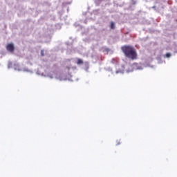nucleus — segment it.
<instances>
[{
  "mask_svg": "<svg viewBox=\"0 0 177 177\" xmlns=\"http://www.w3.org/2000/svg\"><path fill=\"white\" fill-rule=\"evenodd\" d=\"M117 145H120V142H118Z\"/></svg>",
  "mask_w": 177,
  "mask_h": 177,
  "instance_id": "obj_8",
  "label": "nucleus"
},
{
  "mask_svg": "<svg viewBox=\"0 0 177 177\" xmlns=\"http://www.w3.org/2000/svg\"><path fill=\"white\" fill-rule=\"evenodd\" d=\"M41 56H44V50L41 51Z\"/></svg>",
  "mask_w": 177,
  "mask_h": 177,
  "instance_id": "obj_6",
  "label": "nucleus"
},
{
  "mask_svg": "<svg viewBox=\"0 0 177 177\" xmlns=\"http://www.w3.org/2000/svg\"><path fill=\"white\" fill-rule=\"evenodd\" d=\"M77 64H84V61L81 59L80 58H77Z\"/></svg>",
  "mask_w": 177,
  "mask_h": 177,
  "instance_id": "obj_4",
  "label": "nucleus"
},
{
  "mask_svg": "<svg viewBox=\"0 0 177 177\" xmlns=\"http://www.w3.org/2000/svg\"><path fill=\"white\" fill-rule=\"evenodd\" d=\"M152 8H153V9H156V6H153Z\"/></svg>",
  "mask_w": 177,
  "mask_h": 177,
  "instance_id": "obj_7",
  "label": "nucleus"
},
{
  "mask_svg": "<svg viewBox=\"0 0 177 177\" xmlns=\"http://www.w3.org/2000/svg\"><path fill=\"white\" fill-rule=\"evenodd\" d=\"M111 30H115V23L111 21L110 25Z\"/></svg>",
  "mask_w": 177,
  "mask_h": 177,
  "instance_id": "obj_3",
  "label": "nucleus"
},
{
  "mask_svg": "<svg viewBox=\"0 0 177 177\" xmlns=\"http://www.w3.org/2000/svg\"><path fill=\"white\" fill-rule=\"evenodd\" d=\"M171 53H166V55H165V57L169 58V57H171Z\"/></svg>",
  "mask_w": 177,
  "mask_h": 177,
  "instance_id": "obj_5",
  "label": "nucleus"
},
{
  "mask_svg": "<svg viewBox=\"0 0 177 177\" xmlns=\"http://www.w3.org/2000/svg\"><path fill=\"white\" fill-rule=\"evenodd\" d=\"M121 50L123 52L124 56L131 60H136L138 59V53L136 50L131 46H122Z\"/></svg>",
  "mask_w": 177,
  "mask_h": 177,
  "instance_id": "obj_1",
  "label": "nucleus"
},
{
  "mask_svg": "<svg viewBox=\"0 0 177 177\" xmlns=\"http://www.w3.org/2000/svg\"><path fill=\"white\" fill-rule=\"evenodd\" d=\"M6 49L7 50H8V52L13 53L15 52V46L13 45V44H9L7 45Z\"/></svg>",
  "mask_w": 177,
  "mask_h": 177,
  "instance_id": "obj_2",
  "label": "nucleus"
}]
</instances>
